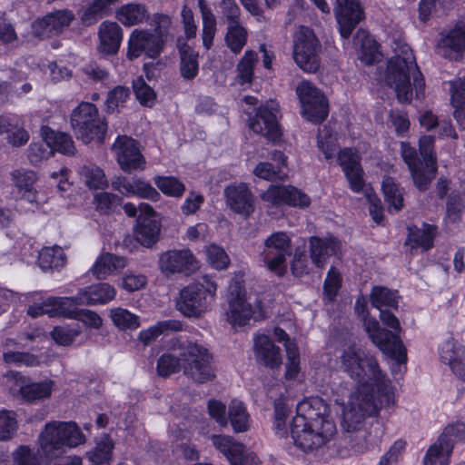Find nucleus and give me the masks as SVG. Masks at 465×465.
Masks as SVG:
<instances>
[{
    "label": "nucleus",
    "instance_id": "1",
    "mask_svg": "<svg viewBox=\"0 0 465 465\" xmlns=\"http://www.w3.org/2000/svg\"><path fill=\"white\" fill-rule=\"evenodd\" d=\"M340 369L355 381L352 389L341 385L332 393L340 411L341 427L345 432H359L365 437L361 430L366 419L395 404L392 386L375 356L354 345L342 351ZM368 447L364 438V442L358 443L355 450L363 452Z\"/></svg>",
    "mask_w": 465,
    "mask_h": 465
},
{
    "label": "nucleus",
    "instance_id": "2",
    "mask_svg": "<svg viewBox=\"0 0 465 465\" xmlns=\"http://www.w3.org/2000/svg\"><path fill=\"white\" fill-rule=\"evenodd\" d=\"M274 399L273 430L284 438L291 431L294 444L305 452L316 450L333 439L337 432L336 424L331 415L329 404L320 397H309L301 401L296 407V416L291 423L289 400L281 392L277 396L276 388L269 390Z\"/></svg>",
    "mask_w": 465,
    "mask_h": 465
},
{
    "label": "nucleus",
    "instance_id": "3",
    "mask_svg": "<svg viewBox=\"0 0 465 465\" xmlns=\"http://www.w3.org/2000/svg\"><path fill=\"white\" fill-rule=\"evenodd\" d=\"M213 356L202 344L189 341L181 345L177 353H163L158 360L157 371L168 377L182 367L183 373L197 383H205L215 377Z\"/></svg>",
    "mask_w": 465,
    "mask_h": 465
},
{
    "label": "nucleus",
    "instance_id": "4",
    "mask_svg": "<svg viewBox=\"0 0 465 465\" xmlns=\"http://www.w3.org/2000/svg\"><path fill=\"white\" fill-rule=\"evenodd\" d=\"M386 83L394 89L401 103H410L414 94L417 98L423 94L425 81L408 45H401L389 61Z\"/></svg>",
    "mask_w": 465,
    "mask_h": 465
},
{
    "label": "nucleus",
    "instance_id": "5",
    "mask_svg": "<svg viewBox=\"0 0 465 465\" xmlns=\"http://www.w3.org/2000/svg\"><path fill=\"white\" fill-rule=\"evenodd\" d=\"M85 442V436L74 421H50L38 437V454L47 460L57 458L67 448Z\"/></svg>",
    "mask_w": 465,
    "mask_h": 465
},
{
    "label": "nucleus",
    "instance_id": "6",
    "mask_svg": "<svg viewBox=\"0 0 465 465\" xmlns=\"http://www.w3.org/2000/svg\"><path fill=\"white\" fill-rule=\"evenodd\" d=\"M354 310L362 322L364 330L372 343L398 363H405L407 361V351L402 341L393 332L381 328L379 322L369 315L365 297L360 296L357 298Z\"/></svg>",
    "mask_w": 465,
    "mask_h": 465
},
{
    "label": "nucleus",
    "instance_id": "7",
    "mask_svg": "<svg viewBox=\"0 0 465 465\" xmlns=\"http://www.w3.org/2000/svg\"><path fill=\"white\" fill-rule=\"evenodd\" d=\"M419 147L422 160L417 156L416 150L407 143H401V152L415 185L419 190L424 191L428 188L437 171L436 157L433 153V137L422 136L420 139Z\"/></svg>",
    "mask_w": 465,
    "mask_h": 465
},
{
    "label": "nucleus",
    "instance_id": "8",
    "mask_svg": "<svg viewBox=\"0 0 465 465\" xmlns=\"http://www.w3.org/2000/svg\"><path fill=\"white\" fill-rule=\"evenodd\" d=\"M216 290L215 281L203 275L182 290L177 309L187 317H199L209 309L216 295Z\"/></svg>",
    "mask_w": 465,
    "mask_h": 465
},
{
    "label": "nucleus",
    "instance_id": "9",
    "mask_svg": "<svg viewBox=\"0 0 465 465\" xmlns=\"http://www.w3.org/2000/svg\"><path fill=\"white\" fill-rule=\"evenodd\" d=\"M227 322L233 327L245 326L252 319L260 320L263 317L261 302L252 299L239 282L229 287L228 308L225 312Z\"/></svg>",
    "mask_w": 465,
    "mask_h": 465
},
{
    "label": "nucleus",
    "instance_id": "10",
    "mask_svg": "<svg viewBox=\"0 0 465 465\" xmlns=\"http://www.w3.org/2000/svg\"><path fill=\"white\" fill-rule=\"evenodd\" d=\"M72 127L77 138L84 143L93 141L102 143L106 133V123L99 117L96 106L91 103H81L71 114Z\"/></svg>",
    "mask_w": 465,
    "mask_h": 465
},
{
    "label": "nucleus",
    "instance_id": "11",
    "mask_svg": "<svg viewBox=\"0 0 465 465\" xmlns=\"http://www.w3.org/2000/svg\"><path fill=\"white\" fill-rule=\"evenodd\" d=\"M321 43L313 31L300 26L293 35L292 56L296 64L304 72H316L321 65Z\"/></svg>",
    "mask_w": 465,
    "mask_h": 465
},
{
    "label": "nucleus",
    "instance_id": "12",
    "mask_svg": "<svg viewBox=\"0 0 465 465\" xmlns=\"http://www.w3.org/2000/svg\"><path fill=\"white\" fill-rule=\"evenodd\" d=\"M292 235L286 232H275L264 240L261 258L270 272L282 275L286 271V259L291 255Z\"/></svg>",
    "mask_w": 465,
    "mask_h": 465
},
{
    "label": "nucleus",
    "instance_id": "13",
    "mask_svg": "<svg viewBox=\"0 0 465 465\" xmlns=\"http://www.w3.org/2000/svg\"><path fill=\"white\" fill-rule=\"evenodd\" d=\"M302 116L310 122L320 123L328 115V104L323 94L310 82L302 81L296 87Z\"/></svg>",
    "mask_w": 465,
    "mask_h": 465
},
{
    "label": "nucleus",
    "instance_id": "14",
    "mask_svg": "<svg viewBox=\"0 0 465 465\" xmlns=\"http://www.w3.org/2000/svg\"><path fill=\"white\" fill-rule=\"evenodd\" d=\"M6 386L13 392H19L25 402L35 403L51 396L54 382L45 380L38 382L30 381L29 379L18 372L9 371L6 376Z\"/></svg>",
    "mask_w": 465,
    "mask_h": 465
},
{
    "label": "nucleus",
    "instance_id": "15",
    "mask_svg": "<svg viewBox=\"0 0 465 465\" xmlns=\"http://www.w3.org/2000/svg\"><path fill=\"white\" fill-rule=\"evenodd\" d=\"M279 115V104L273 100L267 101L257 109L252 117H250L249 127L255 134L274 141L281 135Z\"/></svg>",
    "mask_w": 465,
    "mask_h": 465
},
{
    "label": "nucleus",
    "instance_id": "16",
    "mask_svg": "<svg viewBox=\"0 0 465 465\" xmlns=\"http://www.w3.org/2000/svg\"><path fill=\"white\" fill-rule=\"evenodd\" d=\"M112 150L121 169L125 173L143 171L146 166V160L142 154L138 143L133 138L120 135L113 143Z\"/></svg>",
    "mask_w": 465,
    "mask_h": 465
},
{
    "label": "nucleus",
    "instance_id": "17",
    "mask_svg": "<svg viewBox=\"0 0 465 465\" xmlns=\"http://www.w3.org/2000/svg\"><path fill=\"white\" fill-rule=\"evenodd\" d=\"M163 49V40L159 35L148 30L134 29L128 39L127 56L135 59L142 54L149 58H156Z\"/></svg>",
    "mask_w": 465,
    "mask_h": 465
},
{
    "label": "nucleus",
    "instance_id": "18",
    "mask_svg": "<svg viewBox=\"0 0 465 465\" xmlns=\"http://www.w3.org/2000/svg\"><path fill=\"white\" fill-rule=\"evenodd\" d=\"M74 18V14L68 9L49 13L32 24V34L42 39L58 35L70 26Z\"/></svg>",
    "mask_w": 465,
    "mask_h": 465
},
{
    "label": "nucleus",
    "instance_id": "19",
    "mask_svg": "<svg viewBox=\"0 0 465 465\" xmlns=\"http://www.w3.org/2000/svg\"><path fill=\"white\" fill-rule=\"evenodd\" d=\"M159 268L166 275L174 273L189 274L198 268V262L188 249L169 250L159 257Z\"/></svg>",
    "mask_w": 465,
    "mask_h": 465
},
{
    "label": "nucleus",
    "instance_id": "20",
    "mask_svg": "<svg viewBox=\"0 0 465 465\" xmlns=\"http://www.w3.org/2000/svg\"><path fill=\"white\" fill-rule=\"evenodd\" d=\"M139 216L134 228V238L144 247H151L159 238L161 226L155 220V212L147 203L139 205Z\"/></svg>",
    "mask_w": 465,
    "mask_h": 465
},
{
    "label": "nucleus",
    "instance_id": "21",
    "mask_svg": "<svg viewBox=\"0 0 465 465\" xmlns=\"http://www.w3.org/2000/svg\"><path fill=\"white\" fill-rule=\"evenodd\" d=\"M333 12L340 34L346 39L364 17L363 9L358 0H336Z\"/></svg>",
    "mask_w": 465,
    "mask_h": 465
},
{
    "label": "nucleus",
    "instance_id": "22",
    "mask_svg": "<svg viewBox=\"0 0 465 465\" xmlns=\"http://www.w3.org/2000/svg\"><path fill=\"white\" fill-rule=\"evenodd\" d=\"M213 445L222 452L231 465H244L245 460H250L252 465H259V459L255 455L245 457L244 446L237 442L231 436L213 435L211 437Z\"/></svg>",
    "mask_w": 465,
    "mask_h": 465
},
{
    "label": "nucleus",
    "instance_id": "23",
    "mask_svg": "<svg viewBox=\"0 0 465 465\" xmlns=\"http://www.w3.org/2000/svg\"><path fill=\"white\" fill-rule=\"evenodd\" d=\"M437 50L448 59L460 58L465 53V24H458L448 33L441 35Z\"/></svg>",
    "mask_w": 465,
    "mask_h": 465
},
{
    "label": "nucleus",
    "instance_id": "24",
    "mask_svg": "<svg viewBox=\"0 0 465 465\" xmlns=\"http://www.w3.org/2000/svg\"><path fill=\"white\" fill-rule=\"evenodd\" d=\"M227 205L236 213L249 217L254 211L253 197L245 183H233L224 190Z\"/></svg>",
    "mask_w": 465,
    "mask_h": 465
},
{
    "label": "nucleus",
    "instance_id": "25",
    "mask_svg": "<svg viewBox=\"0 0 465 465\" xmlns=\"http://www.w3.org/2000/svg\"><path fill=\"white\" fill-rule=\"evenodd\" d=\"M310 258L317 268H323L328 258L337 255L341 250V242L332 236L325 238H310Z\"/></svg>",
    "mask_w": 465,
    "mask_h": 465
},
{
    "label": "nucleus",
    "instance_id": "26",
    "mask_svg": "<svg viewBox=\"0 0 465 465\" xmlns=\"http://www.w3.org/2000/svg\"><path fill=\"white\" fill-rule=\"evenodd\" d=\"M338 161L342 167L351 189L355 193L361 192L364 182L358 154L351 149H344L340 152Z\"/></svg>",
    "mask_w": 465,
    "mask_h": 465
},
{
    "label": "nucleus",
    "instance_id": "27",
    "mask_svg": "<svg viewBox=\"0 0 465 465\" xmlns=\"http://www.w3.org/2000/svg\"><path fill=\"white\" fill-rule=\"evenodd\" d=\"M98 39L100 53L114 54L123 40V29L116 22L104 21L98 28Z\"/></svg>",
    "mask_w": 465,
    "mask_h": 465
},
{
    "label": "nucleus",
    "instance_id": "28",
    "mask_svg": "<svg viewBox=\"0 0 465 465\" xmlns=\"http://www.w3.org/2000/svg\"><path fill=\"white\" fill-rule=\"evenodd\" d=\"M10 179L24 199L29 203L37 202V191L34 185L38 176L35 171L25 168L15 169L10 172Z\"/></svg>",
    "mask_w": 465,
    "mask_h": 465
},
{
    "label": "nucleus",
    "instance_id": "29",
    "mask_svg": "<svg viewBox=\"0 0 465 465\" xmlns=\"http://www.w3.org/2000/svg\"><path fill=\"white\" fill-rule=\"evenodd\" d=\"M116 290L106 282L94 284L78 292V301L84 305L105 304L115 298Z\"/></svg>",
    "mask_w": 465,
    "mask_h": 465
},
{
    "label": "nucleus",
    "instance_id": "30",
    "mask_svg": "<svg viewBox=\"0 0 465 465\" xmlns=\"http://www.w3.org/2000/svg\"><path fill=\"white\" fill-rule=\"evenodd\" d=\"M254 351L257 360L272 369L282 364L280 349L264 334L257 335L254 339Z\"/></svg>",
    "mask_w": 465,
    "mask_h": 465
},
{
    "label": "nucleus",
    "instance_id": "31",
    "mask_svg": "<svg viewBox=\"0 0 465 465\" xmlns=\"http://www.w3.org/2000/svg\"><path fill=\"white\" fill-rule=\"evenodd\" d=\"M115 17L124 26L130 27L147 22L149 12L145 5L130 2L116 9Z\"/></svg>",
    "mask_w": 465,
    "mask_h": 465
},
{
    "label": "nucleus",
    "instance_id": "32",
    "mask_svg": "<svg viewBox=\"0 0 465 465\" xmlns=\"http://www.w3.org/2000/svg\"><path fill=\"white\" fill-rule=\"evenodd\" d=\"M41 135L51 152L56 151L65 155H74L75 147L72 137L62 132H56L47 126H43Z\"/></svg>",
    "mask_w": 465,
    "mask_h": 465
},
{
    "label": "nucleus",
    "instance_id": "33",
    "mask_svg": "<svg viewBox=\"0 0 465 465\" xmlns=\"http://www.w3.org/2000/svg\"><path fill=\"white\" fill-rule=\"evenodd\" d=\"M127 265L124 257L109 252L99 255L92 267L93 274L98 279H105L107 276L124 269Z\"/></svg>",
    "mask_w": 465,
    "mask_h": 465
},
{
    "label": "nucleus",
    "instance_id": "34",
    "mask_svg": "<svg viewBox=\"0 0 465 465\" xmlns=\"http://www.w3.org/2000/svg\"><path fill=\"white\" fill-rule=\"evenodd\" d=\"M435 232L436 228L433 225L426 223L421 228L410 227L406 243L412 249L420 248L422 251H427L433 245Z\"/></svg>",
    "mask_w": 465,
    "mask_h": 465
},
{
    "label": "nucleus",
    "instance_id": "35",
    "mask_svg": "<svg viewBox=\"0 0 465 465\" xmlns=\"http://www.w3.org/2000/svg\"><path fill=\"white\" fill-rule=\"evenodd\" d=\"M38 263L43 271L63 268L66 263V256L59 246L45 247L39 252Z\"/></svg>",
    "mask_w": 465,
    "mask_h": 465
},
{
    "label": "nucleus",
    "instance_id": "36",
    "mask_svg": "<svg viewBox=\"0 0 465 465\" xmlns=\"http://www.w3.org/2000/svg\"><path fill=\"white\" fill-rule=\"evenodd\" d=\"M229 419L231 425L235 432H244L251 426V418L244 404L232 400L229 405Z\"/></svg>",
    "mask_w": 465,
    "mask_h": 465
},
{
    "label": "nucleus",
    "instance_id": "37",
    "mask_svg": "<svg viewBox=\"0 0 465 465\" xmlns=\"http://www.w3.org/2000/svg\"><path fill=\"white\" fill-rule=\"evenodd\" d=\"M182 329V323L176 320H166L159 322L153 326L141 331L139 333V340L144 344H148L156 339L159 335L168 334L173 331H180Z\"/></svg>",
    "mask_w": 465,
    "mask_h": 465
},
{
    "label": "nucleus",
    "instance_id": "38",
    "mask_svg": "<svg viewBox=\"0 0 465 465\" xmlns=\"http://www.w3.org/2000/svg\"><path fill=\"white\" fill-rule=\"evenodd\" d=\"M450 103L454 117L460 126L465 125V86L460 80L450 81Z\"/></svg>",
    "mask_w": 465,
    "mask_h": 465
},
{
    "label": "nucleus",
    "instance_id": "39",
    "mask_svg": "<svg viewBox=\"0 0 465 465\" xmlns=\"http://www.w3.org/2000/svg\"><path fill=\"white\" fill-rule=\"evenodd\" d=\"M451 453V446L445 445L437 439L427 450L423 465H449Z\"/></svg>",
    "mask_w": 465,
    "mask_h": 465
},
{
    "label": "nucleus",
    "instance_id": "40",
    "mask_svg": "<svg viewBox=\"0 0 465 465\" xmlns=\"http://www.w3.org/2000/svg\"><path fill=\"white\" fill-rule=\"evenodd\" d=\"M198 6L203 19V43L209 49L216 33V19L204 0H198Z\"/></svg>",
    "mask_w": 465,
    "mask_h": 465
},
{
    "label": "nucleus",
    "instance_id": "41",
    "mask_svg": "<svg viewBox=\"0 0 465 465\" xmlns=\"http://www.w3.org/2000/svg\"><path fill=\"white\" fill-rule=\"evenodd\" d=\"M84 184L91 190H103L108 186L104 171L97 165L86 164L80 171Z\"/></svg>",
    "mask_w": 465,
    "mask_h": 465
},
{
    "label": "nucleus",
    "instance_id": "42",
    "mask_svg": "<svg viewBox=\"0 0 465 465\" xmlns=\"http://www.w3.org/2000/svg\"><path fill=\"white\" fill-rule=\"evenodd\" d=\"M181 54L180 70L186 80L193 79L198 74V54L188 45L179 46Z\"/></svg>",
    "mask_w": 465,
    "mask_h": 465
},
{
    "label": "nucleus",
    "instance_id": "43",
    "mask_svg": "<svg viewBox=\"0 0 465 465\" xmlns=\"http://www.w3.org/2000/svg\"><path fill=\"white\" fill-rule=\"evenodd\" d=\"M153 181L159 191L166 196L180 198L185 192L184 183L177 177L156 175Z\"/></svg>",
    "mask_w": 465,
    "mask_h": 465
},
{
    "label": "nucleus",
    "instance_id": "44",
    "mask_svg": "<svg viewBox=\"0 0 465 465\" xmlns=\"http://www.w3.org/2000/svg\"><path fill=\"white\" fill-rule=\"evenodd\" d=\"M247 30L240 23H230L225 35V43L234 54H239L247 43Z\"/></svg>",
    "mask_w": 465,
    "mask_h": 465
},
{
    "label": "nucleus",
    "instance_id": "45",
    "mask_svg": "<svg viewBox=\"0 0 465 465\" xmlns=\"http://www.w3.org/2000/svg\"><path fill=\"white\" fill-rule=\"evenodd\" d=\"M109 316L120 330H135L140 326L139 316L122 307L111 308Z\"/></svg>",
    "mask_w": 465,
    "mask_h": 465
},
{
    "label": "nucleus",
    "instance_id": "46",
    "mask_svg": "<svg viewBox=\"0 0 465 465\" xmlns=\"http://www.w3.org/2000/svg\"><path fill=\"white\" fill-rule=\"evenodd\" d=\"M287 359L284 378L286 381H297L302 374L299 350L295 342L286 343Z\"/></svg>",
    "mask_w": 465,
    "mask_h": 465
},
{
    "label": "nucleus",
    "instance_id": "47",
    "mask_svg": "<svg viewBox=\"0 0 465 465\" xmlns=\"http://www.w3.org/2000/svg\"><path fill=\"white\" fill-rule=\"evenodd\" d=\"M381 188L385 201L388 203L389 210L393 208L396 212L400 211L403 206L402 189L391 177L383 179Z\"/></svg>",
    "mask_w": 465,
    "mask_h": 465
},
{
    "label": "nucleus",
    "instance_id": "48",
    "mask_svg": "<svg viewBox=\"0 0 465 465\" xmlns=\"http://www.w3.org/2000/svg\"><path fill=\"white\" fill-rule=\"evenodd\" d=\"M371 302L380 312L383 307L395 308L398 305L397 292L384 287L375 286L371 292Z\"/></svg>",
    "mask_w": 465,
    "mask_h": 465
},
{
    "label": "nucleus",
    "instance_id": "49",
    "mask_svg": "<svg viewBox=\"0 0 465 465\" xmlns=\"http://www.w3.org/2000/svg\"><path fill=\"white\" fill-rule=\"evenodd\" d=\"M258 60L255 52L248 50L237 65V81L240 84H250L252 81L254 65Z\"/></svg>",
    "mask_w": 465,
    "mask_h": 465
},
{
    "label": "nucleus",
    "instance_id": "50",
    "mask_svg": "<svg viewBox=\"0 0 465 465\" xmlns=\"http://www.w3.org/2000/svg\"><path fill=\"white\" fill-rule=\"evenodd\" d=\"M438 440L445 445H450L453 450L455 444L465 442V423L461 421L449 423Z\"/></svg>",
    "mask_w": 465,
    "mask_h": 465
},
{
    "label": "nucleus",
    "instance_id": "51",
    "mask_svg": "<svg viewBox=\"0 0 465 465\" xmlns=\"http://www.w3.org/2000/svg\"><path fill=\"white\" fill-rule=\"evenodd\" d=\"M318 147L323 153L326 159L334 157L338 144L336 135L330 125H323L318 133L317 136Z\"/></svg>",
    "mask_w": 465,
    "mask_h": 465
},
{
    "label": "nucleus",
    "instance_id": "52",
    "mask_svg": "<svg viewBox=\"0 0 465 465\" xmlns=\"http://www.w3.org/2000/svg\"><path fill=\"white\" fill-rule=\"evenodd\" d=\"M113 442L104 436L97 441L95 448L87 453L88 459L94 465L109 464L112 458Z\"/></svg>",
    "mask_w": 465,
    "mask_h": 465
},
{
    "label": "nucleus",
    "instance_id": "53",
    "mask_svg": "<svg viewBox=\"0 0 465 465\" xmlns=\"http://www.w3.org/2000/svg\"><path fill=\"white\" fill-rule=\"evenodd\" d=\"M356 41H361L360 59L366 64H371L378 60L380 54L378 51V44L371 36L364 32H358Z\"/></svg>",
    "mask_w": 465,
    "mask_h": 465
},
{
    "label": "nucleus",
    "instance_id": "54",
    "mask_svg": "<svg viewBox=\"0 0 465 465\" xmlns=\"http://www.w3.org/2000/svg\"><path fill=\"white\" fill-rule=\"evenodd\" d=\"M81 332L82 331L79 326L62 325L54 327L50 335L56 344L69 346Z\"/></svg>",
    "mask_w": 465,
    "mask_h": 465
},
{
    "label": "nucleus",
    "instance_id": "55",
    "mask_svg": "<svg viewBox=\"0 0 465 465\" xmlns=\"http://www.w3.org/2000/svg\"><path fill=\"white\" fill-rule=\"evenodd\" d=\"M465 350V347L454 339L446 340L440 347V359L445 365L457 363L460 356L458 351Z\"/></svg>",
    "mask_w": 465,
    "mask_h": 465
},
{
    "label": "nucleus",
    "instance_id": "56",
    "mask_svg": "<svg viewBox=\"0 0 465 465\" xmlns=\"http://www.w3.org/2000/svg\"><path fill=\"white\" fill-rule=\"evenodd\" d=\"M289 191L285 185L272 184L261 193L260 197L268 206H279L285 203L286 193Z\"/></svg>",
    "mask_w": 465,
    "mask_h": 465
},
{
    "label": "nucleus",
    "instance_id": "57",
    "mask_svg": "<svg viewBox=\"0 0 465 465\" xmlns=\"http://www.w3.org/2000/svg\"><path fill=\"white\" fill-rule=\"evenodd\" d=\"M18 428L16 415L12 411H0V440H8Z\"/></svg>",
    "mask_w": 465,
    "mask_h": 465
},
{
    "label": "nucleus",
    "instance_id": "58",
    "mask_svg": "<svg viewBox=\"0 0 465 465\" xmlns=\"http://www.w3.org/2000/svg\"><path fill=\"white\" fill-rule=\"evenodd\" d=\"M5 132L8 143L15 147L25 145L30 137L29 133L19 124L18 118H12V125L8 126Z\"/></svg>",
    "mask_w": 465,
    "mask_h": 465
},
{
    "label": "nucleus",
    "instance_id": "59",
    "mask_svg": "<svg viewBox=\"0 0 465 465\" xmlns=\"http://www.w3.org/2000/svg\"><path fill=\"white\" fill-rule=\"evenodd\" d=\"M130 92L127 87L118 85L108 93L105 108L108 113H114L119 107L124 105Z\"/></svg>",
    "mask_w": 465,
    "mask_h": 465
},
{
    "label": "nucleus",
    "instance_id": "60",
    "mask_svg": "<svg viewBox=\"0 0 465 465\" xmlns=\"http://www.w3.org/2000/svg\"><path fill=\"white\" fill-rule=\"evenodd\" d=\"M206 257L208 262L216 270L225 269L229 264V257L225 251L216 245L211 244L206 247Z\"/></svg>",
    "mask_w": 465,
    "mask_h": 465
},
{
    "label": "nucleus",
    "instance_id": "61",
    "mask_svg": "<svg viewBox=\"0 0 465 465\" xmlns=\"http://www.w3.org/2000/svg\"><path fill=\"white\" fill-rule=\"evenodd\" d=\"M133 86L138 101L143 105L152 107L156 97L154 91L145 84L143 78H137L134 82Z\"/></svg>",
    "mask_w": 465,
    "mask_h": 465
},
{
    "label": "nucleus",
    "instance_id": "62",
    "mask_svg": "<svg viewBox=\"0 0 465 465\" xmlns=\"http://www.w3.org/2000/svg\"><path fill=\"white\" fill-rule=\"evenodd\" d=\"M133 185V196L147 199L153 202H157L161 198L159 192L144 180L135 178Z\"/></svg>",
    "mask_w": 465,
    "mask_h": 465
},
{
    "label": "nucleus",
    "instance_id": "63",
    "mask_svg": "<svg viewBox=\"0 0 465 465\" xmlns=\"http://www.w3.org/2000/svg\"><path fill=\"white\" fill-rule=\"evenodd\" d=\"M119 198L110 193L103 192L94 194V205L100 213H109L113 211L114 206L117 204Z\"/></svg>",
    "mask_w": 465,
    "mask_h": 465
},
{
    "label": "nucleus",
    "instance_id": "64",
    "mask_svg": "<svg viewBox=\"0 0 465 465\" xmlns=\"http://www.w3.org/2000/svg\"><path fill=\"white\" fill-rule=\"evenodd\" d=\"M13 465H40L39 460L31 449L21 445L13 452Z\"/></svg>",
    "mask_w": 465,
    "mask_h": 465
}]
</instances>
